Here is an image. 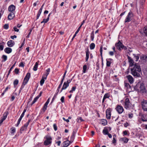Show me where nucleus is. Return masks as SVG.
<instances>
[{"label":"nucleus","mask_w":147,"mask_h":147,"mask_svg":"<svg viewBox=\"0 0 147 147\" xmlns=\"http://www.w3.org/2000/svg\"><path fill=\"white\" fill-rule=\"evenodd\" d=\"M131 74L134 76L138 77L140 76V73L141 71L140 67L137 63H135L134 67L131 69Z\"/></svg>","instance_id":"obj_1"},{"label":"nucleus","mask_w":147,"mask_h":147,"mask_svg":"<svg viewBox=\"0 0 147 147\" xmlns=\"http://www.w3.org/2000/svg\"><path fill=\"white\" fill-rule=\"evenodd\" d=\"M30 73H28L26 76L25 77L23 82L22 83V85L21 86L20 88L21 90H22V89L24 87V86L28 82L30 78Z\"/></svg>","instance_id":"obj_2"},{"label":"nucleus","mask_w":147,"mask_h":147,"mask_svg":"<svg viewBox=\"0 0 147 147\" xmlns=\"http://www.w3.org/2000/svg\"><path fill=\"white\" fill-rule=\"evenodd\" d=\"M45 138L46 140L44 142V144L45 145H48L51 144V143L52 138L51 137L49 136H46Z\"/></svg>","instance_id":"obj_3"},{"label":"nucleus","mask_w":147,"mask_h":147,"mask_svg":"<svg viewBox=\"0 0 147 147\" xmlns=\"http://www.w3.org/2000/svg\"><path fill=\"white\" fill-rule=\"evenodd\" d=\"M142 105V109L144 111H147V102L144 100H143L141 103Z\"/></svg>","instance_id":"obj_4"},{"label":"nucleus","mask_w":147,"mask_h":147,"mask_svg":"<svg viewBox=\"0 0 147 147\" xmlns=\"http://www.w3.org/2000/svg\"><path fill=\"white\" fill-rule=\"evenodd\" d=\"M133 14L132 12L130 11L129 12L126 18L125 22H129L131 21V19L133 16Z\"/></svg>","instance_id":"obj_5"},{"label":"nucleus","mask_w":147,"mask_h":147,"mask_svg":"<svg viewBox=\"0 0 147 147\" xmlns=\"http://www.w3.org/2000/svg\"><path fill=\"white\" fill-rule=\"evenodd\" d=\"M116 109L118 113L119 114L121 113L124 111L123 107L119 105H118L117 106L116 108Z\"/></svg>","instance_id":"obj_6"},{"label":"nucleus","mask_w":147,"mask_h":147,"mask_svg":"<svg viewBox=\"0 0 147 147\" xmlns=\"http://www.w3.org/2000/svg\"><path fill=\"white\" fill-rule=\"evenodd\" d=\"M123 45V44L120 40H119V42L117 43H116L115 45L117 49L120 51L122 50V45Z\"/></svg>","instance_id":"obj_7"},{"label":"nucleus","mask_w":147,"mask_h":147,"mask_svg":"<svg viewBox=\"0 0 147 147\" xmlns=\"http://www.w3.org/2000/svg\"><path fill=\"white\" fill-rule=\"evenodd\" d=\"M139 88H140L139 91H140L141 92L143 93L146 92V91L145 87L144 84L143 83L140 84Z\"/></svg>","instance_id":"obj_8"},{"label":"nucleus","mask_w":147,"mask_h":147,"mask_svg":"<svg viewBox=\"0 0 147 147\" xmlns=\"http://www.w3.org/2000/svg\"><path fill=\"white\" fill-rule=\"evenodd\" d=\"M129 102V99L128 98H126L124 105V107L125 108L127 109L130 107Z\"/></svg>","instance_id":"obj_9"},{"label":"nucleus","mask_w":147,"mask_h":147,"mask_svg":"<svg viewBox=\"0 0 147 147\" xmlns=\"http://www.w3.org/2000/svg\"><path fill=\"white\" fill-rule=\"evenodd\" d=\"M106 116L107 119H110L111 118V111L110 108H109L106 110Z\"/></svg>","instance_id":"obj_10"},{"label":"nucleus","mask_w":147,"mask_h":147,"mask_svg":"<svg viewBox=\"0 0 147 147\" xmlns=\"http://www.w3.org/2000/svg\"><path fill=\"white\" fill-rule=\"evenodd\" d=\"M72 141L71 140V141H69V140H67L66 141H64L63 142V147H67V146H68L71 143Z\"/></svg>","instance_id":"obj_11"},{"label":"nucleus","mask_w":147,"mask_h":147,"mask_svg":"<svg viewBox=\"0 0 147 147\" xmlns=\"http://www.w3.org/2000/svg\"><path fill=\"white\" fill-rule=\"evenodd\" d=\"M16 7L13 5L9 6L8 7V11L10 12H13L15 10Z\"/></svg>","instance_id":"obj_12"},{"label":"nucleus","mask_w":147,"mask_h":147,"mask_svg":"<svg viewBox=\"0 0 147 147\" xmlns=\"http://www.w3.org/2000/svg\"><path fill=\"white\" fill-rule=\"evenodd\" d=\"M7 44L8 47H11L14 45L15 42L12 40H10L7 42Z\"/></svg>","instance_id":"obj_13"},{"label":"nucleus","mask_w":147,"mask_h":147,"mask_svg":"<svg viewBox=\"0 0 147 147\" xmlns=\"http://www.w3.org/2000/svg\"><path fill=\"white\" fill-rule=\"evenodd\" d=\"M126 77L129 83L131 84L133 83L134 80L133 77L129 75L127 76Z\"/></svg>","instance_id":"obj_14"},{"label":"nucleus","mask_w":147,"mask_h":147,"mask_svg":"<svg viewBox=\"0 0 147 147\" xmlns=\"http://www.w3.org/2000/svg\"><path fill=\"white\" fill-rule=\"evenodd\" d=\"M15 15L13 12H11L8 16V19L9 20H11L14 17Z\"/></svg>","instance_id":"obj_15"},{"label":"nucleus","mask_w":147,"mask_h":147,"mask_svg":"<svg viewBox=\"0 0 147 147\" xmlns=\"http://www.w3.org/2000/svg\"><path fill=\"white\" fill-rule=\"evenodd\" d=\"M128 61L130 63V66H132L133 65H134V62L133 60L131 59L130 57L129 56H128Z\"/></svg>","instance_id":"obj_16"},{"label":"nucleus","mask_w":147,"mask_h":147,"mask_svg":"<svg viewBox=\"0 0 147 147\" xmlns=\"http://www.w3.org/2000/svg\"><path fill=\"white\" fill-rule=\"evenodd\" d=\"M12 50L11 48L9 47H7L4 49V51L7 53L9 54L11 52Z\"/></svg>","instance_id":"obj_17"},{"label":"nucleus","mask_w":147,"mask_h":147,"mask_svg":"<svg viewBox=\"0 0 147 147\" xmlns=\"http://www.w3.org/2000/svg\"><path fill=\"white\" fill-rule=\"evenodd\" d=\"M109 97H110V95L109 94H108V93L105 94V95H104V96L103 97V98L102 101V103H103L105 101V100L106 98H109Z\"/></svg>","instance_id":"obj_18"},{"label":"nucleus","mask_w":147,"mask_h":147,"mask_svg":"<svg viewBox=\"0 0 147 147\" xmlns=\"http://www.w3.org/2000/svg\"><path fill=\"white\" fill-rule=\"evenodd\" d=\"M47 79V77L44 76H42V78L40 82V85L41 86H42L43 84H44L45 82V79L46 80Z\"/></svg>","instance_id":"obj_19"},{"label":"nucleus","mask_w":147,"mask_h":147,"mask_svg":"<svg viewBox=\"0 0 147 147\" xmlns=\"http://www.w3.org/2000/svg\"><path fill=\"white\" fill-rule=\"evenodd\" d=\"M69 85L68 84H67L66 82H64L63 86L62 88V90H65V89L67 87H68L69 86Z\"/></svg>","instance_id":"obj_20"},{"label":"nucleus","mask_w":147,"mask_h":147,"mask_svg":"<svg viewBox=\"0 0 147 147\" xmlns=\"http://www.w3.org/2000/svg\"><path fill=\"white\" fill-rule=\"evenodd\" d=\"M128 139L124 137L121 138L120 139V140L123 141L125 143H126L127 142Z\"/></svg>","instance_id":"obj_21"},{"label":"nucleus","mask_w":147,"mask_h":147,"mask_svg":"<svg viewBox=\"0 0 147 147\" xmlns=\"http://www.w3.org/2000/svg\"><path fill=\"white\" fill-rule=\"evenodd\" d=\"M107 121L105 119H102L101 121V124L103 125H105L107 124Z\"/></svg>","instance_id":"obj_22"},{"label":"nucleus","mask_w":147,"mask_h":147,"mask_svg":"<svg viewBox=\"0 0 147 147\" xmlns=\"http://www.w3.org/2000/svg\"><path fill=\"white\" fill-rule=\"evenodd\" d=\"M140 84H138L134 87V89L135 90L139 91L140 89Z\"/></svg>","instance_id":"obj_23"},{"label":"nucleus","mask_w":147,"mask_h":147,"mask_svg":"<svg viewBox=\"0 0 147 147\" xmlns=\"http://www.w3.org/2000/svg\"><path fill=\"white\" fill-rule=\"evenodd\" d=\"M76 133V131H73L72 135L71 136V140H72V142H73V140L75 138Z\"/></svg>","instance_id":"obj_24"},{"label":"nucleus","mask_w":147,"mask_h":147,"mask_svg":"<svg viewBox=\"0 0 147 147\" xmlns=\"http://www.w3.org/2000/svg\"><path fill=\"white\" fill-rule=\"evenodd\" d=\"M8 112L7 111H6L5 113H4V114H3V117L2 118L3 120H5V119L7 117V116L8 114Z\"/></svg>","instance_id":"obj_25"},{"label":"nucleus","mask_w":147,"mask_h":147,"mask_svg":"<svg viewBox=\"0 0 147 147\" xmlns=\"http://www.w3.org/2000/svg\"><path fill=\"white\" fill-rule=\"evenodd\" d=\"M5 44V43L3 42H2L0 43V49L2 51L3 50L4 45Z\"/></svg>","instance_id":"obj_26"},{"label":"nucleus","mask_w":147,"mask_h":147,"mask_svg":"<svg viewBox=\"0 0 147 147\" xmlns=\"http://www.w3.org/2000/svg\"><path fill=\"white\" fill-rule=\"evenodd\" d=\"M145 0H142L141 2L140 3V5L141 9H142L143 8V6L144 4Z\"/></svg>","instance_id":"obj_27"},{"label":"nucleus","mask_w":147,"mask_h":147,"mask_svg":"<svg viewBox=\"0 0 147 147\" xmlns=\"http://www.w3.org/2000/svg\"><path fill=\"white\" fill-rule=\"evenodd\" d=\"M103 133L105 135H107L109 133L108 129H107L105 128L102 131Z\"/></svg>","instance_id":"obj_28"},{"label":"nucleus","mask_w":147,"mask_h":147,"mask_svg":"<svg viewBox=\"0 0 147 147\" xmlns=\"http://www.w3.org/2000/svg\"><path fill=\"white\" fill-rule=\"evenodd\" d=\"M38 65V63L37 62H36L33 68L34 71H36L37 70Z\"/></svg>","instance_id":"obj_29"},{"label":"nucleus","mask_w":147,"mask_h":147,"mask_svg":"<svg viewBox=\"0 0 147 147\" xmlns=\"http://www.w3.org/2000/svg\"><path fill=\"white\" fill-rule=\"evenodd\" d=\"M50 71V68H48L47 70H46V71L47 73L46 74H45L44 75V76H45V77L47 78V76L49 74Z\"/></svg>","instance_id":"obj_30"},{"label":"nucleus","mask_w":147,"mask_h":147,"mask_svg":"<svg viewBox=\"0 0 147 147\" xmlns=\"http://www.w3.org/2000/svg\"><path fill=\"white\" fill-rule=\"evenodd\" d=\"M16 62H15V63L12 66V67L10 69H9V71L8 74H7V76H8L9 75V74L10 73L11 70L13 69V67L15 66V65L16 64Z\"/></svg>","instance_id":"obj_31"},{"label":"nucleus","mask_w":147,"mask_h":147,"mask_svg":"<svg viewBox=\"0 0 147 147\" xmlns=\"http://www.w3.org/2000/svg\"><path fill=\"white\" fill-rule=\"evenodd\" d=\"M95 47V45L94 43H92L90 45V47L91 49H94Z\"/></svg>","instance_id":"obj_32"},{"label":"nucleus","mask_w":147,"mask_h":147,"mask_svg":"<svg viewBox=\"0 0 147 147\" xmlns=\"http://www.w3.org/2000/svg\"><path fill=\"white\" fill-rule=\"evenodd\" d=\"M39 98L37 96L34 99V100H33V101L32 102V104H31V105H32L34 103L36 102V101Z\"/></svg>","instance_id":"obj_33"},{"label":"nucleus","mask_w":147,"mask_h":147,"mask_svg":"<svg viewBox=\"0 0 147 147\" xmlns=\"http://www.w3.org/2000/svg\"><path fill=\"white\" fill-rule=\"evenodd\" d=\"M28 126H26V124H25L24 125L22 126L20 129V130L24 131L25 129Z\"/></svg>","instance_id":"obj_34"},{"label":"nucleus","mask_w":147,"mask_h":147,"mask_svg":"<svg viewBox=\"0 0 147 147\" xmlns=\"http://www.w3.org/2000/svg\"><path fill=\"white\" fill-rule=\"evenodd\" d=\"M49 20L48 18H47V19H43V20L41 22V23H46L48 22Z\"/></svg>","instance_id":"obj_35"},{"label":"nucleus","mask_w":147,"mask_h":147,"mask_svg":"<svg viewBox=\"0 0 147 147\" xmlns=\"http://www.w3.org/2000/svg\"><path fill=\"white\" fill-rule=\"evenodd\" d=\"M94 32L93 31L91 34V40L93 41L94 40Z\"/></svg>","instance_id":"obj_36"},{"label":"nucleus","mask_w":147,"mask_h":147,"mask_svg":"<svg viewBox=\"0 0 147 147\" xmlns=\"http://www.w3.org/2000/svg\"><path fill=\"white\" fill-rule=\"evenodd\" d=\"M18 80L16 79L13 82V84L15 87L18 84Z\"/></svg>","instance_id":"obj_37"},{"label":"nucleus","mask_w":147,"mask_h":147,"mask_svg":"<svg viewBox=\"0 0 147 147\" xmlns=\"http://www.w3.org/2000/svg\"><path fill=\"white\" fill-rule=\"evenodd\" d=\"M144 32L147 36V26L145 27L144 29Z\"/></svg>","instance_id":"obj_38"},{"label":"nucleus","mask_w":147,"mask_h":147,"mask_svg":"<svg viewBox=\"0 0 147 147\" xmlns=\"http://www.w3.org/2000/svg\"><path fill=\"white\" fill-rule=\"evenodd\" d=\"M76 88V86L73 87L71 90L69 91V92L70 93H72L73 91L75 90Z\"/></svg>","instance_id":"obj_39"},{"label":"nucleus","mask_w":147,"mask_h":147,"mask_svg":"<svg viewBox=\"0 0 147 147\" xmlns=\"http://www.w3.org/2000/svg\"><path fill=\"white\" fill-rule=\"evenodd\" d=\"M83 73H84L86 72L87 69V66L86 65H84L83 66Z\"/></svg>","instance_id":"obj_40"},{"label":"nucleus","mask_w":147,"mask_h":147,"mask_svg":"<svg viewBox=\"0 0 147 147\" xmlns=\"http://www.w3.org/2000/svg\"><path fill=\"white\" fill-rule=\"evenodd\" d=\"M48 103H47V102H46L44 105V106L43 108V110L44 111H45L47 109V106L48 105Z\"/></svg>","instance_id":"obj_41"},{"label":"nucleus","mask_w":147,"mask_h":147,"mask_svg":"<svg viewBox=\"0 0 147 147\" xmlns=\"http://www.w3.org/2000/svg\"><path fill=\"white\" fill-rule=\"evenodd\" d=\"M77 121L78 123H80L81 122L83 121L81 117H80L79 118H78L77 119Z\"/></svg>","instance_id":"obj_42"},{"label":"nucleus","mask_w":147,"mask_h":147,"mask_svg":"<svg viewBox=\"0 0 147 147\" xmlns=\"http://www.w3.org/2000/svg\"><path fill=\"white\" fill-rule=\"evenodd\" d=\"M11 134H13L15 132L16 129L15 128L12 127L11 128Z\"/></svg>","instance_id":"obj_43"},{"label":"nucleus","mask_w":147,"mask_h":147,"mask_svg":"<svg viewBox=\"0 0 147 147\" xmlns=\"http://www.w3.org/2000/svg\"><path fill=\"white\" fill-rule=\"evenodd\" d=\"M89 57V53H86V61H87Z\"/></svg>","instance_id":"obj_44"},{"label":"nucleus","mask_w":147,"mask_h":147,"mask_svg":"<svg viewBox=\"0 0 147 147\" xmlns=\"http://www.w3.org/2000/svg\"><path fill=\"white\" fill-rule=\"evenodd\" d=\"M102 46H101L100 47V55L101 57H102Z\"/></svg>","instance_id":"obj_45"},{"label":"nucleus","mask_w":147,"mask_h":147,"mask_svg":"<svg viewBox=\"0 0 147 147\" xmlns=\"http://www.w3.org/2000/svg\"><path fill=\"white\" fill-rule=\"evenodd\" d=\"M2 58L3 59V61H5L7 59V56L5 55H3L2 56Z\"/></svg>","instance_id":"obj_46"},{"label":"nucleus","mask_w":147,"mask_h":147,"mask_svg":"<svg viewBox=\"0 0 147 147\" xmlns=\"http://www.w3.org/2000/svg\"><path fill=\"white\" fill-rule=\"evenodd\" d=\"M26 109H24L23 112L22 113V115H21L20 117H21H21L22 118L24 117V115L25 113L26 112Z\"/></svg>","instance_id":"obj_47"},{"label":"nucleus","mask_w":147,"mask_h":147,"mask_svg":"<svg viewBox=\"0 0 147 147\" xmlns=\"http://www.w3.org/2000/svg\"><path fill=\"white\" fill-rule=\"evenodd\" d=\"M9 25L7 24H5L4 26V28L5 29H7L8 28Z\"/></svg>","instance_id":"obj_48"},{"label":"nucleus","mask_w":147,"mask_h":147,"mask_svg":"<svg viewBox=\"0 0 147 147\" xmlns=\"http://www.w3.org/2000/svg\"><path fill=\"white\" fill-rule=\"evenodd\" d=\"M134 57L136 59V61H137L139 59V56L138 55H135L134 54Z\"/></svg>","instance_id":"obj_49"},{"label":"nucleus","mask_w":147,"mask_h":147,"mask_svg":"<svg viewBox=\"0 0 147 147\" xmlns=\"http://www.w3.org/2000/svg\"><path fill=\"white\" fill-rule=\"evenodd\" d=\"M111 63L109 61H107V66L108 67H109L110 66Z\"/></svg>","instance_id":"obj_50"},{"label":"nucleus","mask_w":147,"mask_h":147,"mask_svg":"<svg viewBox=\"0 0 147 147\" xmlns=\"http://www.w3.org/2000/svg\"><path fill=\"white\" fill-rule=\"evenodd\" d=\"M44 4H43L42 5V6H41V8H40V9L39 10V11H38L39 12L41 13L42 11V8H43V6H44Z\"/></svg>","instance_id":"obj_51"},{"label":"nucleus","mask_w":147,"mask_h":147,"mask_svg":"<svg viewBox=\"0 0 147 147\" xmlns=\"http://www.w3.org/2000/svg\"><path fill=\"white\" fill-rule=\"evenodd\" d=\"M14 71L16 74H18L19 73V69L18 68H16L15 69Z\"/></svg>","instance_id":"obj_52"},{"label":"nucleus","mask_w":147,"mask_h":147,"mask_svg":"<svg viewBox=\"0 0 147 147\" xmlns=\"http://www.w3.org/2000/svg\"><path fill=\"white\" fill-rule=\"evenodd\" d=\"M64 97L63 96H62L61 98V100L62 103L64 102Z\"/></svg>","instance_id":"obj_53"},{"label":"nucleus","mask_w":147,"mask_h":147,"mask_svg":"<svg viewBox=\"0 0 147 147\" xmlns=\"http://www.w3.org/2000/svg\"><path fill=\"white\" fill-rule=\"evenodd\" d=\"M53 127L55 131H56L57 130V126L55 124H54L53 125Z\"/></svg>","instance_id":"obj_54"},{"label":"nucleus","mask_w":147,"mask_h":147,"mask_svg":"<svg viewBox=\"0 0 147 147\" xmlns=\"http://www.w3.org/2000/svg\"><path fill=\"white\" fill-rule=\"evenodd\" d=\"M13 29L15 31L18 32L19 31V30L16 27H14L13 28Z\"/></svg>","instance_id":"obj_55"},{"label":"nucleus","mask_w":147,"mask_h":147,"mask_svg":"<svg viewBox=\"0 0 147 147\" xmlns=\"http://www.w3.org/2000/svg\"><path fill=\"white\" fill-rule=\"evenodd\" d=\"M32 29H31L30 30V32H29L28 34V35L27 36V37L29 38V37L30 35V34L31 33V32L32 31Z\"/></svg>","instance_id":"obj_56"},{"label":"nucleus","mask_w":147,"mask_h":147,"mask_svg":"<svg viewBox=\"0 0 147 147\" xmlns=\"http://www.w3.org/2000/svg\"><path fill=\"white\" fill-rule=\"evenodd\" d=\"M125 86L127 88H128L129 86L130 88V86L129 85V84L127 83H125Z\"/></svg>","instance_id":"obj_57"},{"label":"nucleus","mask_w":147,"mask_h":147,"mask_svg":"<svg viewBox=\"0 0 147 147\" xmlns=\"http://www.w3.org/2000/svg\"><path fill=\"white\" fill-rule=\"evenodd\" d=\"M116 142V140L115 138H113V140L112 141V143L113 144H115Z\"/></svg>","instance_id":"obj_58"},{"label":"nucleus","mask_w":147,"mask_h":147,"mask_svg":"<svg viewBox=\"0 0 147 147\" xmlns=\"http://www.w3.org/2000/svg\"><path fill=\"white\" fill-rule=\"evenodd\" d=\"M41 13L38 12L37 15V19H38L40 16Z\"/></svg>","instance_id":"obj_59"},{"label":"nucleus","mask_w":147,"mask_h":147,"mask_svg":"<svg viewBox=\"0 0 147 147\" xmlns=\"http://www.w3.org/2000/svg\"><path fill=\"white\" fill-rule=\"evenodd\" d=\"M109 53V54L111 56H113L114 55V52L113 51H110Z\"/></svg>","instance_id":"obj_60"},{"label":"nucleus","mask_w":147,"mask_h":147,"mask_svg":"<svg viewBox=\"0 0 147 147\" xmlns=\"http://www.w3.org/2000/svg\"><path fill=\"white\" fill-rule=\"evenodd\" d=\"M122 49H124L125 50H126L127 49V47L123 45H122Z\"/></svg>","instance_id":"obj_61"},{"label":"nucleus","mask_w":147,"mask_h":147,"mask_svg":"<svg viewBox=\"0 0 147 147\" xmlns=\"http://www.w3.org/2000/svg\"><path fill=\"white\" fill-rule=\"evenodd\" d=\"M81 27H80H80L78 28V29L76 31V34H77L78 33V32H79V31L80 30V29Z\"/></svg>","instance_id":"obj_62"},{"label":"nucleus","mask_w":147,"mask_h":147,"mask_svg":"<svg viewBox=\"0 0 147 147\" xmlns=\"http://www.w3.org/2000/svg\"><path fill=\"white\" fill-rule=\"evenodd\" d=\"M17 37V36H16V35H14V36H11V38L12 39H13L14 38H16Z\"/></svg>","instance_id":"obj_63"},{"label":"nucleus","mask_w":147,"mask_h":147,"mask_svg":"<svg viewBox=\"0 0 147 147\" xmlns=\"http://www.w3.org/2000/svg\"><path fill=\"white\" fill-rule=\"evenodd\" d=\"M71 80H67L66 82V83L67 84H68L69 85V84L71 82Z\"/></svg>","instance_id":"obj_64"}]
</instances>
